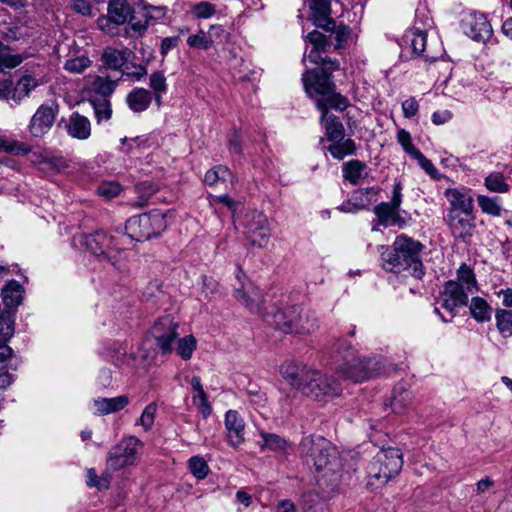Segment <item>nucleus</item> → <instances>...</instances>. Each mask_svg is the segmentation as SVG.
<instances>
[{
	"mask_svg": "<svg viewBox=\"0 0 512 512\" xmlns=\"http://www.w3.org/2000/svg\"><path fill=\"white\" fill-rule=\"evenodd\" d=\"M158 188L149 181H144L136 186L139 195L138 206L143 207L147 204L148 199L157 192Z\"/></svg>",
	"mask_w": 512,
	"mask_h": 512,
	"instance_id": "obj_51",
	"label": "nucleus"
},
{
	"mask_svg": "<svg viewBox=\"0 0 512 512\" xmlns=\"http://www.w3.org/2000/svg\"><path fill=\"white\" fill-rule=\"evenodd\" d=\"M193 403L198 406L202 415L207 417L211 413V406L207 401V396L205 391H200L193 396Z\"/></svg>",
	"mask_w": 512,
	"mask_h": 512,
	"instance_id": "obj_62",
	"label": "nucleus"
},
{
	"mask_svg": "<svg viewBox=\"0 0 512 512\" xmlns=\"http://www.w3.org/2000/svg\"><path fill=\"white\" fill-rule=\"evenodd\" d=\"M192 11L198 19L211 18L216 13V7L207 1H202L193 6Z\"/></svg>",
	"mask_w": 512,
	"mask_h": 512,
	"instance_id": "obj_55",
	"label": "nucleus"
},
{
	"mask_svg": "<svg viewBox=\"0 0 512 512\" xmlns=\"http://www.w3.org/2000/svg\"><path fill=\"white\" fill-rule=\"evenodd\" d=\"M213 43L214 40L211 39L209 35H206L203 30H199L196 34L190 35L187 38V44L190 47L197 49L207 50L213 45Z\"/></svg>",
	"mask_w": 512,
	"mask_h": 512,
	"instance_id": "obj_48",
	"label": "nucleus"
},
{
	"mask_svg": "<svg viewBox=\"0 0 512 512\" xmlns=\"http://www.w3.org/2000/svg\"><path fill=\"white\" fill-rule=\"evenodd\" d=\"M117 85L118 80L113 81L107 77H102L99 75H89L86 77V86L88 92L91 94H95V96H99L98 99H108V97L116 89Z\"/></svg>",
	"mask_w": 512,
	"mask_h": 512,
	"instance_id": "obj_24",
	"label": "nucleus"
},
{
	"mask_svg": "<svg viewBox=\"0 0 512 512\" xmlns=\"http://www.w3.org/2000/svg\"><path fill=\"white\" fill-rule=\"evenodd\" d=\"M494 486H495V481L487 476V477H485L483 479H480L476 483L475 494H476V496H484L491 489H493Z\"/></svg>",
	"mask_w": 512,
	"mask_h": 512,
	"instance_id": "obj_64",
	"label": "nucleus"
},
{
	"mask_svg": "<svg viewBox=\"0 0 512 512\" xmlns=\"http://www.w3.org/2000/svg\"><path fill=\"white\" fill-rule=\"evenodd\" d=\"M470 312L475 320L485 322L491 319L492 309L483 298L473 297L470 304Z\"/></svg>",
	"mask_w": 512,
	"mask_h": 512,
	"instance_id": "obj_38",
	"label": "nucleus"
},
{
	"mask_svg": "<svg viewBox=\"0 0 512 512\" xmlns=\"http://www.w3.org/2000/svg\"><path fill=\"white\" fill-rule=\"evenodd\" d=\"M477 202L483 213L496 217L501 215V206L499 205L497 198L479 195L477 197Z\"/></svg>",
	"mask_w": 512,
	"mask_h": 512,
	"instance_id": "obj_46",
	"label": "nucleus"
},
{
	"mask_svg": "<svg viewBox=\"0 0 512 512\" xmlns=\"http://www.w3.org/2000/svg\"><path fill=\"white\" fill-rule=\"evenodd\" d=\"M497 326L500 332L505 335L512 334V311L500 310L496 313Z\"/></svg>",
	"mask_w": 512,
	"mask_h": 512,
	"instance_id": "obj_52",
	"label": "nucleus"
},
{
	"mask_svg": "<svg viewBox=\"0 0 512 512\" xmlns=\"http://www.w3.org/2000/svg\"><path fill=\"white\" fill-rule=\"evenodd\" d=\"M403 454L399 448L381 449L367 468V486L378 489L396 477L403 467Z\"/></svg>",
	"mask_w": 512,
	"mask_h": 512,
	"instance_id": "obj_5",
	"label": "nucleus"
},
{
	"mask_svg": "<svg viewBox=\"0 0 512 512\" xmlns=\"http://www.w3.org/2000/svg\"><path fill=\"white\" fill-rule=\"evenodd\" d=\"M419 110L418 101L414 97H410L403 101L402 111L405 118H412L417 115Z\"/></svg>",
	"mask_w": 512,
	"mask_h": 512,
	"instance_id": "obj_63",
	"label": "nucleus"
},
{
	"mask_svg": "<svg viewBox=\"0 0 512 512\" xmlns=\"http://www.w3.org/2000/svg\"><path fill=\"white\" fill-rule=\"evenodd\" d=\"M280 373L292 388L315 401H330L339 397L343 390L335 377L304 364L285 362Z\"/></svg>",
	"mask_w": 512,
	"mask_h": 512,
	"instance_id": "obj_1",
	"label": "nucleus"
},
{
	"mask_svg": "<svg viewBox=\"0 0 512 512\" xmlns=\"http://www.w3.org/2000/svg\"><path fill=\"white\" fill-rule=\"evenodd\" d=\"M129 403L126 395L112 398H96L90 404V411L95 415H106L124 409Z\"/></svg>",
	"mask_w": 512,
	"mask_h": 512,
	"instance_id": "obj_22",
	"label": "nucleus"
},
{
	"mask_svg": "<svg viewBox=\"0 0 512 512\" xmlns=\"http://www.w3.org/2000/svg\"><path fill=\"white\" fill-rule=\"evenodd\" d=\"M311 18L316 26L334 27V20L330 17V0H308Z\"/></svg>",
	"mask_w": 512,
	"mask_h": 512,
	"instance_id": "obj_25",
	"label": "nucleus"
},
{
	"mask_svg": "<svg viewBox=\"0 0 512 512\" xmlns=\"http://www.w3.org/2000/svg\"><path fill=\"white\" fill-rule=\"evenodd\" d=\"M412 394L406 393L405 395H393L391 406L394 412L398 414L404 413L407 407L411 404Z\"/></svg>",
	"mask_w": 512,
	"mask_h": 512,
	"instance_id": "obj_58",
	"label": "nucleus"
},
{
	"mask_svg": "<svg viewBox=\"0 0 512 512\" xmlns=\"http://www.w3.org/2000/svg\"><path fill=\"white\" fill-rule=\"evenodd\" d=\"M485 186L488 190L495 193H506L509 185L506 183L502 173L494 172L485 178Z\"/></svg>",
	"mask_w": 512,
	"mask_h": 512,
	"instance_id": "obj_43",
	"label": "nucleus"
},
{
	"mask_svg": "<svg viewBox=\"0 0 512 512\" xmlns=\"http://www.w3.org/2000/svg\"><path fill=\"white\" fill-rule=\"evenodd\" d=\"M376 365L377 363H372L365 357H354L340 368V373L344 378L353 382H362L380 373V369Z\"/></svg>",
	"mask_w": 512,
	"mask_h": 512,
	"instance_id": "obj_14",
	"label": "nucleus"
},
{
	"mask_svg": "<svg viewBox=\"0 0 512 512\" xmlns=\"http://www.w3.org/2000/svg\"><path fill=\"white\" fill-rule=\"evenodd\" d=\"M150 23V19L142 15L141 8L132 9L129 17V25L125 28V35L133 37L134 35L142 36Z\"/></svg>",
	"mask_w": 512,
	"mask_h": 512,
	"instance_id": "obj_30",
	"label": "nucleus"
},
{
	"mask_svg": "<svg viewBox=\"0 0 512 512\" xmlns=\"http://www.w3.org/2000/svg\"><path fill=\"white\" fill-rule=\"evenodd\" d=\"M463 32L474 41H485L491 35V25L482 13L471 12L461 21Z\"/></svg>",
	"mask_w": 512,
	"mask_h": 512,
	"instance_id": "obj_16",
	"label": "nucleus"
},
{
	"mask_svg": "<svg viewBox=\"0 0 512 512\" xmlns=\"http://www.w3.org/2000/svg\"><path fill=\"white\" fill-rule=\"evenodd\" d=\"M332 144L328 146L330 154L338 160L343 159L348 155H352L355 152V143L352 139L344 137L339 140H332Z\"/></svg>",
	"mask_w": 512,
	"mask_h": 512,
	"instance_id": "obj_37",
	"label": "nucleus"
},
{
	"mask_svg": "<svg viewBox=\"0 0 512 512\" xmlns=\"http://www.w3.org/2000/svg\"><path fill=\"white\" fill-rule=\"evenodd\" d=\"M300 453L306 464L317 471L335 472L340 461L337 450L321 436H307L300 443Z\"/></svg>",
	"mask_w": 512,
	"mask_h": 512,
	"instance_id": "obj_6",
	"label": "nucleus"
},
{
	"mask_svg": "<svg viewBox=\"0 0 512 512\" xmlns=\"http://www.w3.org/2000/svg\"><path fill=\"white\" fill-rule=\"evenodd\" d=\"M121 192V186L116 182H106L98 187L99 195L111 199L119 195Z\"/></svg>",
	"mask_w": 512,
	"mask_h": 512,
	"instance_id": "obj_60",
	"label": "nucleus"
},
{
	"mask_svg": "<svg viewBox=\"0 0 512 512\" xmlns=\"http://www.w3.org/2000/svg\"><path fill=\"white\" fill-rule=\"evenodd\" d=\"M302 81L306 93L311 98L317 96V107L319 101H323L327 106L339 111H343L348 107V99L335 91V84L331 80V75L325 70H306L302 75Z\"/></svg>",
	"mask_w": 512,
	"mask_h": 512,
	"instance_id": "obj_4",
	"label": "nucleus"
},
{
	"mask_svg": "<svg viewBox=\"0 0 512 512\" xmlns=\"http://www.w3.org/2000/svg\"><path fill=\"white\" fill-rule=\"evenodd\" d=\"M137 8H141L142 15L150 19V21L153 19H161L165 15V9L163 7L151 6L143 1L137 3Z\"/></svg>",
	"mask_w": 512,
	"mask_h": 512,
	"instance_id": "obj_59",
	"label": "nucleus"
},
{
	"mask_svg": "<svg viewBox=\"0 0 512 512\" xmlns=\"http://www.w3.org/2000/svg\"><path fill=\"white\" fill-rule=\"evenodd\" d=\"M179 323L170 314L156 319L143 342V349L161 350L162 352H193L197 348V341L193 335H186L177 339Z\"/></svg>",
	"mask_w": 512,
	"mask_h": 512,
	"instance_id": "obj_3",
	"label": "nucleus"
},
{
	"mask_svg": "<svg viewBox=\"0 0 512 512\" xmlns=\"http://www.w3.org/2000/svg\"><path fill=\"white\" fill-rule=\"evenodd\" d=\"M445 196L450 204L447 212L465 213L473 211V199L468 190L446 189Z\"/></svg>",
	"mask_w": 512,
	"mask_h": 512,
	"instance_id": "obj_20",
	"label": "nucleus"
},
{
	"mask_svg": "<svg viewBox=\"0 0 512 512\" xmlns=\"http://www.w3.org/2000/svg\"><path fill=\"white\" fill-rule=\"evenodd\" d=\"M260 436L262 441L258 444L261 450L269 449L274 452H285L289 446L288 441L278 434L262 431L260 432Z\"/></svg>",
	"mask_w": 512,
	"mask_h": 512,
	"instance_id": "obj_34",
	"label": "nucleus"
},
{
	"mask_svg": "<svg viewBox=\"0 0 512 512\" xmlns=\"http://www.w3.org/2000/svg\"><path fill=\"white\" fill-rule=\"evenodd\" d=\"M245 233L253 246L266 247L271 236L266 215L259 211L247 213L245 216Z\"/></svg>",
	"mask_w": 512,
	"mask_h": 512,
	"instance_id": "obj_12",
	"label": "nucleus"
},
{
	"mask_svg": "<svg viewBox=\"0 0 512 512\" xmlns=\"http://www.w3.org/2000/svg\"><path fill=\"white\" fill-rule=\"evenodd\" d=\"M306 39L313 45L312 50L307 55L308 60L313 64L320 63V53L326 52L329 50L330 42L327 37L323 35L319 31H312L307 36Z\"/></svg>",
	"mask_w": 512,
	"mask_h": 512,
	"instance_id": "obj_28",
	"label": "nucleus"
},
{
	"mask_svg": "<svg viewBox=\"0 0 512 512\" xmlns=\"http://www.w3.org/2000/svg\"><path fill=\"white\" fill-rule=\"evenodd\" d=\"M154 99L152 92L145 88H134L126 96V103L130 110L135 113L146 111L152 100Z\"/></svg>",
	"mask_w": 512,
	"mask_h": 512,
	"instance_id": "obj_27",
	"label": "nucleus"
},
{
	"mask_svg": "<svg viewBox=\"0 0 512 512\" xmlns=\"http://www.w3.org/2000/svg\"><path fill=\"white\" fill-rule=\"evenodd\" d=\"M70 167L69 161L62 155H56L49 153L46 167H42L43 171H53L60 173Z\"/></svg>",
	"mask_w": 512,
	"mask_h": 512,
	"instance_id": "obj_47",
	"label": "nucleus"
},
{
	"mask_svg": "<svg viewBox=\"0 0 512 512\" xmlns=\"http://www.w3.org/2000/svg\"><path fill=\"white\" fill-rule=\"evenodd\" d=\"M124 240V236H113L104 231H96L85 236L84 244L93 255L115 266L121 252L125 250Z\"/></svg>",
	"mask_w": 512,
	"mask_h": 512,
	"instance_id": "obj_8",
	"label": "nucleus"
},
{
	"mask_svg": "<svg viewBox=\"0 0 512 512\" xmlns=\"http://www.w3.org/2000/svg\"><path fill=\"white\" fill-rule=\"evenodd\" d=\"M149 86L157 106L162 105V97L167 92V80L162 71H155L150 75Z\"/></svg>",
	"mask_w": 512,
	"mask_h": 512,
	"instance_id": "obj_33",
	"label": "nucleus"
},
{
	"mask_svg": "<svg viewBox=\"0 0 512 512\" xmlns=\"http://www.w3.org/2000/svg\"><path fill=\"white\" fill-rule=\"evenodd\" d=\"M91 130V123L87 117L78 112H73L70 115L67 124V133L69 136L78 140H86L90 137Z\"/></svg>",
	"mask_w": 512,
	"mask_h": 512,
	"instance_id": "obj_26",
	"label": "nucleus"
},
{
	"mask_svg": "<svg viewBox=\"0 0 512 512\" xmlns=\"http://www.w3.org/2000/svg\"><path fill=\"white\" fill-rule=\"evenodd\" d=\"M302 320L296 318L294 320V332L300 334H309L313 332L318 327L317 319L314 315L309 312H304L301 310Z\"/></svg>",
	"mask_w": 512,
	"mask_h": 512,
	"instance_id": "obj_40",
	"label": "nucleus"
},
{
	"mask_svg": "<svg viewBox=\"0 0 512 512\" xmlns=\"http://www.w3.org/2000/svg\"><path fill=\"white\" fill-rule=\"evenodd\" d=\"M31 146L25 142L17 141V140H10L7 153L16 155V156H23L27 155L31 152Z\"/></svg>",
	"mask_w": 512,
	"mask_h": 512,
	"instance_id": "obj_61",
	"label": "nucleus"
},
{
	"mask_svg": "<svg viewBox=\"0 0 512 512\" xmlns=\"http://www.w3.org/2000/svg\"><path fill=\"white\" fill-rule=\"evenodd\" d=\"M424 246L404 234L395 238L390 247L379 246L382 267L393 273L408 271L409 274L417 279L424 275V267L420 259V254Z\"/></svg>",
	"mask_w": 512,
	"mask_h": 512,
	"instance_id": "obj_2",
	"label": "nucleus"
},
{
	"mask_svg": "<svg viewBox=\"0 0 512 512\" xmlns=\"http://www.w3.org/2000/svg\"><path fill=\"white\" fill-rule=\"evenodd\" d=\"M12 356L13 354H0V388H6L12 383L13 379L8 371Z\"/></svg>",
	"mask_w": 512,
	"mask_h": 512,
	"instance_id": "obj_49",
	"label": "nucleus"
},
{
	"mask_svg": "<svg viewBox=\"0 0 512 512\" xmlns=\"http://www.w3.org/2000/svg\"><path fill=\"white\" fill-rule=\"evenodd\" d=\"M189 469L197 479H204L209 471L208 464L199 456H194L189 460Z\"/></svg>",
	"mask_w": 512,
	"mask_h": 512,
	"instance_id": "obj_53",
	"label": "nucleus"
},
{
	"mask_svg": "<svg viewBox=\"0 0 512 512\" xmlns=\"http://www.w3.org/2000/svg\"><path fill=\"white\" fill-rule=\"evenodd\" d=\"M369 194H375V189L367 188L358 190L353 194L352 199L347 203H343L339 209L345 213H355L362 210L366 208L371 201L370 199H364V197L367 198Z\"/></svg>",
	"mask_w": 512,
	"mask_h": 512,
	"instance_id": "obj_31",
	"label": "nucleus"
},
{
	"mask_svg": "<svg viewBox=\"0 0 512 512\" xmlns=\"http://www.w3.org/2000/svg\"><path fill=\"white\" fill-rule=\"evenodd\" d=\"M157 412V404L155 402L149 403L143 410L137 424L141 425L146 431L150 430L154 424Z\"/></svg>",
	"mask_w": 512,
	"mask_h": 512,
	"instance_id": "obj_50",
	"label": "nucleus"
},
{
	"mask_svg": "<svg viewBox=\"0 0 512 512\" xmlns=\"http://www.w3.org/2000/svg\"><path fill=\"white\" fill-rule=\"evenodd\" d=\"M166 227V216L159 211L133 216L125 226L129 237L136 241H146L159 236Z\"/></svg>",
	"mask_w": 512,
	"mask_h": 512,
	"instance_id": "obj_7",
	"label": "nucleus"
},
{
	"mask_svg": "<svg viewBox=\"0 0 512 512\" xmlns=\"http://www.w3.org/2000/svg\"><path fill=\"white\" fill-rule=\"evenodd\" d=\"M2 297L6 307H17L23 299V288L16 281L9 282L2 290Z\"/></svg>",
	"mask_w": 512,
	"mask_h": 512,
	"instance_id": "obj_35",
	"label": "nucleus"
},
{
	"mask_svg": "<svg viewBox=\"0 0 512 512\" xmlns=\"http://www.w3.org/2000/svg\"><path fill=\"white\" fill-rule=\"evenodd\" d=\"M38 86V81L30 75L20 78L14 87L11 86V101L19 105Z\"/></svg>",
	"mask_w": 512,
	"mask_h": 512,
	"instance_id": "obj_29",
	"label": "nucleus"
},
{
	"mask_svg": "<svg viewBox=\"0 0 512 512\" xmlns=\"http://www.w3.org/2000/svg\"><path fill=\"white\" fill-rule=\"evenodd\" d=\"M132 9L127 0H110L107 14L97 19L98 28L110 36L118 35L119 26L129 20Z\"/></svg>",
	"mask_w": 512,
	"mask_h": 512,
	"instance_id": "obj_11",
	"label": "nucleus"
},
{
	"mask_svg": "<svg viewBox=\"0 0 512 512\" xmlns=\"http://www.w3.org/2000/svg\"><path fill=\"white\" fill-rule=\"evenodd\" d=\"M90 102L94 108L95 116L98 122L107 121L111 118L112 108L108 99L91 98Z\"/></svg>",
	"mask_w": 512,
	"mask_h": 512,
	"instance_id": "obj_42",
	"label": "nucleus"
},
{
	"mask_svg": "<svg viewBox=\"0 0 512 512\" xmlns=\"http://www.w3.org/2000/svg\"><path fill=\"white\" fill-rule=\"evenodd\" d=\"M405 37L412 49V55L423 56L426 59L432 58L430 55L425 54L426 34L423 31L418 29L411 30Z\"/></svg>",
	"mask_w": 512,
	"mask_h": 512,
	"instance_id": "obj_36",
	"label": "nucleus"
},
{
	"mask_svg": "<svg viewBox=\"0 0 512 512\" xmlns=\"http://www.w3.org/2000/svg\"><path fill=\"white\" fill-rule=\"evenodd\" d=\"M57 112V108L53 104L40 105L30 119L28 125L30 134L36 138L47 134L55 122Z\"/></svg>",
	"mask_w": 512,
	"mask_h": 512,
	"instance_id": "obj_15",
	"label": "nucleus"
},
{
	"mask_svg": "<svg viewBox=\"0 0 512 512\" xmlns=\"http://www.w3.org/2000/svg\"><path fill=\"white\" fill-rule=\"evenodd\" d=\"M102 60L107 67L118 70L127 61L126 51L106 48L102 54Z\"/></svg>",
	"mask_w": 512,
	"mask_h": 512,
	"instance_id": "obj_39",
	"label": "nucleus"
},
{
	"mask_svg": "<svg viewBox=\"0 0 512 512\" xmlns=\"http://www.w3.org/2000/svg\"><path fill=\"white\" fill-rule=\"evenodd\" d=\"M264 321L276 330H280L284 333L294 332V320L301 317V309L297 306L287 307L285 309H278L272 307L269 311L262 314Z\"/></svg>",
	"mask_w": 512,
	"mask_h": 512,
	"instance_id": "obj_13",
	"label": "nucleus"
},
{
	"mask_svg": "<svg viewBox=\"0 0 512 512\" xmlns=\"http://www.w3.org/2000/svg\"><path fill=\"white\" fill-rule=\"evenodd\" d=\"M110 474L108 472H104L101 476L96 474L94 468H89L86 471V484L89 487H95L98 490H106L110 485Z\"/></svg>",
	"mask_w": 512,
	"mask_h": 512,
	"instance_id": "obj_41",
	"label": "nucleus"
},
{
	"mask_svg": "<svg viewBox=\"0 0 512 512\" xmlns=\"http://www.w3.org/2000/svg\"><path fill=\"white\" fill-rule=\"evenodd\" d=\"M91 65V61L88 57L82 55L76 58L68 59L65 62V70L71 73H82Z\"/></svg>",
	"mask_w": 512,
	"mask_h": 512,
	"instance_id": "obj_54",
	"label": "nucleus"
},
{
	"mask_svg": "<svg viewBox=\"0 0 512 512\" xmlns=\"http://www.w3.org/2000/svg\"><path fill=\"white\" fill-rule=\"evenodd\" d=\"M331 108L323 101L318 102V109L322 112L321 122H324L325 135L329 141L339 140L344 137L345 129L341 121L334 114H329Z\"/></svg>",
	"mask_w": 512,
	"mask_h": 512,
	"instance_id": "obj_21",
	"label": "nucleus"
},
{
	"mask_svg": "<svg viewBox=\"0 0 512 512\" xmlns=\"http://www.w3.org/2000/svg\"><path fill=\"white\" fill-rule=\"evenodd\" d=\"M417 160L420 167L433 179L439 180L441 174L438 172L433 163L427 159L421 151H419L414 157Z\"/></svg>",
	"mask_w": 512,
	"mask_h": 512,
	"instance_id": "obj_57",
	"label": "nucleus"
},
{
	"mask_svg": "<svg viewBox=\"0 0 512 512\" xmlns=\"http://www.w3.org/2000/svg\"><path fill=\"white\" fill-rule=\"evenodd\" d=\"M318 27L335 35L336 49L342 48L351 36V29L344 24L336 25L334 22V27L330 29L325 26Z\"/></svg>",
	"mask_w": 512,
	"mask_h": 512,
	"instance_id": "obj_45",
	"label": "nucleus"
},
{
	"mask_svg": "<svg viewBox=\"0 0 512 512\" xmlns=\"http://www.w3.org/2000/svg\"><path fill=\"white\" fill-rule=\"evenodd\" d=\"M343 177L352 185H357L359 181L366 176L367 166L359 160H351L342 167Z\"/></svg>",
	"mask_w": 512,
	"mask_h": 512,
	"instance_id": "obj_32",
	"label": "nucleus"
},
{
	"mask_svg": "<svg viewBox=\"0 0 512 512\" xmlns=\"http://www.w3.org/2000/svg\"><path fill=\"white\" fill-rule=\"evenodd\" d=\"M402 202L401 185L395 183L392 191V198L390 202H381L374 207V213L383 226L395 224L399 219V207Z\"/></svg>",
	"mask_w": 512,
	"mask_h": 512,
	"instance_id": "obj_17",
	"label": "nucleus"
},
{
	"mask_svg": "<svg viewBox=\"0 0 512 512\" xmlns=\"http://www.w3.org/2000/svg\"><path fill=\"white\" fill-rule=\"evenodd\" d=\"M445 219L454 238L466 240L473 235L476 226L472 212H447Z\"/></svg>",
	"mask_w": 512,
	"mask_h": 512,
	"instance_id": "obj_18",
	"label": "nucleus"
},
{
	"mask_svg": "<svg viewBox=\"0 0 512 512\" xmlns=\"http://www.w3.org/2000/svg\"><path fill=\"white\" fill-rule=\"evenodd\" d=\"M224 424L229 445L239 447L245 442V423L236 410L226 412Z\"/></svg>",
	"mask_w": 512,
	"mask_h": 512,
	"instance_id": "obj_19",
	"label": "nucleus"
},
{
	"mask_svg": "<svg viewBox=\"0 0 512 512\" xmlns=\"http://www.w3.org/2000/svg\"><path fill=\"white\" fill-rule=\"evenodd\" d=\"M458 280L456 282L460 283L464 290L473 293L476 290V280L473 271L466 266L465 264L461 265L457 272Z\"/></svg>",
	"mask_w": 512,
	"mask_h": 512,
	"instance_id": "obj_44",
	"label": "nucleus"
},
{
	"mask_svg": "<svg viewBox=\"0 0 512 512\" xmlns=\"http://www.w3.org/2000/svg\"><path fill=\"white\" fill-rule=\"evenodd\" d=\"M235 298L245 305L252 313L260 314L262 311L263 296L260 290L253 285L242 286L235 289Z\"/></svg>",
	"mask_w": 512,
	"mask_h": 512,
	"instance_id": "obj_23",
	"label": "nucleus"
},
{
	"mask_svg": "<svg viewBox=\"0 0 512 512\" xmlns=\"http://www.w3.org/2000/svg\"><path fill=\"white\" fill-rule=\"evenodd\" d=\"M397 141L403 147L404 151L412 157L420 151L413 145L411 135L405 129H400L397 132Z\"/></svg>",
	"mask_w": 512,
	"mask_h": 512,
	"instance_id": "obj_56",
	"label": "nucleus"
},
{
	"mask_svg": "<svg viewBox=\"0 0 512 512\" xmlns=\"http://www.w3.org/2000/svg\"><path fill=\"white\" fill-rule=\"evenodd\" d=\"M142 442L133 436L124 438L114 446L107 455V467L111 470H120L137 463L139 450Z\"/></svg>",
	"mask_w": 512,
	"mask_h": 512,
	"instance_id": "obj_10",
	"label": "nucleus"
},
{
	"mask_svg": "<svg viewBox=\"0 0 512 512\" xmlns=\"http://www.w3.org/2000/svg\"><path fill=\"white\" fill-rule=\"evenodd\" d=\"M468 293L460 283L448 281L439 296L434 312L440 316L443 322H451L456 314V309L467 304Z\"/></svg>",
	"mask_w": 512,
	"mask_h": 512,
	"instance_id": "obj_9",
	"label": "nucleus"
}]
</instances>
